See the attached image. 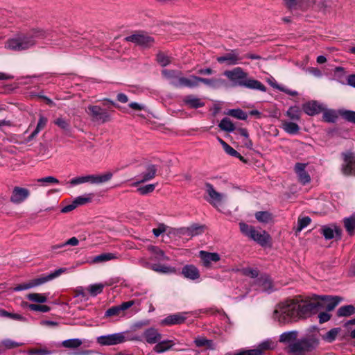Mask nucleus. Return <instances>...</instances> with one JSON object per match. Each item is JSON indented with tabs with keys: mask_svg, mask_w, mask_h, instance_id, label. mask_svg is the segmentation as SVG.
<instances>
[{
	"mask_svg": "<svg viewBox=\"0 0 355 355\" xmlns=\"http://www.w3.org/2000/svg\"><path fill=\"white\" fill-rule=\"evenodd\" d=\"M317 298L322 301L315 302L297 299L287 300L277 306L273 318L279 324H285L307 318L317 313L320 309L325 308L328 311H332L341 300L338 296L322 295L318 296Z\"/></svg>",
	"mask_w": 355,
	"mask_h": 355,
	"instance_id": "1",
	"label": "nucleus"
},
{
	"mask_svg": "<svg viewBox=\"0 0 355 355\" xmlns=\"http://www.w3.org/2000/svg\"><path fill=\"white\" fill-rule=\"evenodd\" d=\"M46 36V32L42 29H32L26 33H20L9 39L6 43V47L16 51L27 50L34 46L38 40L44 39Z\"/></svg>",
	"mask_w": 355,
	"mask_h": 355,
	"instance_id": "2",
	"label": "nucleus"
},
{
	"mask_svg": "<svg viewBox=\"0 0 355 355\" xmlns=\"http://www.w3.org/2000/svg\"><path fill=\"white\" fill-rule=\"evenodd\" d=\"M200 83H202L206 86L216 89L225 85L226 82L223 78H206L195 75H191L189 77H184L180 75L179 80L177 82V83H174V87L176 88H196L200 85Z\"/></svg>",
	"mask_w": 355,
	"mask_h": 355,
	"instance_id": "3",
	"label": "nucleus"
},
{
	"mask_svg": "<svg viewBox=\"0 0 355 355\" xmlns=\"http://www.w3.org/2000/svg\"><path fill=\"white\" fill-rule=\"evenodd\" d=\"M318 345V339L313 336H310L291 344L289 345V352L294 355H305L306 353L314 350Z\"/></svg>",
	"mask_w": 355,
	"mask_h": 355,
	"instance_id": "4",
	"label": "nucleus"
},
{
	"mask_svg": "<svg viewBox=\"0 0 355 355\" xmlns=\"http://www.w3.org/2000/svg\"><path fill=\"white\" fill-rule=\"evenodd\" d=\"M113 176V173L110 171H107L104 174L101 175H87L85 176H78L72 178L69 183L72 186L90 183L92 184H101L110 181Z\"/></svg>",
	"mask_w": 355,
	"mask_h": 355,
	"instance_id": "5",
	"label": "nucleus"
},
{
	"mask_svg": "<svg viewBox=\"0 0 355 355\" xmlns=\"http://www.w3.org/2000/svg\"><path fill=\"white\" fill-rule=\"evenodd\" d=\"M86 112L90 116L93 121L104 123L111 121V116L108 112L98 105H89Z\"/></svg>",
	"mask_w": 355,
	"mask_h": 355,
	"instance_id": "6",
	"label": "nucleus"
},
{
	"mask_svg": "<svg viewBox=\"0 0 355 355\" xmlns=\"http://www.w3.org/2000/svg\"><path fill=\"white\" fill-rule=\"evenodd\" d=\"M224 75L232 83L233 86L241 87L243 86L245 78L248 77V73L241 67L225 71Z\"/></svg>",
	"mask_w": 355,
	"mask_h": 355,
	"instance_id": "7",
	"label": "nucleus"
},
{
	"mask_svg": "<svg viewBox=\"0 0 355 355\" xmlns=\"http://www.w3.org/2000/svg\"><path fill=\"white\" fill-rule=\"evenodd\" d=\"M205 191L208 198H205L207 202L215 207H218L221 204L225 196L224 194L216 191L213 185L210 183H205Z\"/></svg>",
	"mask_w": 355,
	"mask_h": 355,
	"instance_id": "8",
	"label": "nucleus"
},
{
	"mask_svg": "<svg viewBox=\"0 0 355 355\" xmlns=\"http://www.w3.org/2000/svg\"><path fill=\"white\" fill-rule=\"evenodd\" d=\"M125 341L123 333H116L97 338V343L101 345H115Z\"/></svg>",
	"mask_w": 355,
	"mask_h": 355,
	"instance_id": "9",
	"label": "nucleus"
},
{
	"mask_svg": "<svg viewBox=\"0 0 355 355\" xmlns=\"http://www.w3.org/2000/svg\"><path fill=\"white\" fill-rule=\"evenodd\" d=\"M66 270H67V268H60L58 270H55L54 272L50 273L48 275H46V276L42 275L37 278L30 280L29 282L31 284V288H34V287L39 286L42 284L46 283L49 281L53 279L55 277H58L62 273L64 272Z\"/></svg>",
	"mask_w": 355,
	"mask_h": 355,
	"instance_id": "10",
	"label": "nucleus"
},
{
	"mask_svg": "<svg viewBox=\"0 0 355 355\" xmlns=\"http://www.w3.org/2000/svg\"><path fill=\"white\" fill-rule=\"evenodd\" d=\"M126 40L134 42L143 47H149L154 44V39L144 34H135L126 37Z\"/></svg>",
	"mask_w": 355,
	"mask_h": 355,
	"instance_id": "11",
	"label": "nucleus"
},
{
	"mask_svg": "<svg viewBox=\"0 0 355 355\" xmlns=\"http://www.w3.org/2000/svg\"><path fill=\"white\" fill-rule=\"evenodd\" d=\"M273 348L274 343L268 340L261 343L257 348L242 352L237 355H263L265 352Z\"/></svg>",
	"mask_w": 355,
	"mask_h": 355,
	"instance_id": "12",
	"label": "nucleus"
},
{
	"mask_svg": "<svg viewBox=\"0 0 355 355\" xmlns=\"http://www.w3.org/2000/svg\"><path fill=\"white\" fill-rule=\"evenodd\" d=\"M30 196V191L28 189L15 187L12 189L10 200L14 204H20Z\"/></svg>",
	"mask_w": 355,
	"mask_h": 355,
	"instance_id": "13",
	"label": "nucleus"
},
{
	"mask_svg": "<svg viewBox=\"0 0 355 355\" xmlns=\"http://www.w3.org/2000/svg\"><path fill=\"white\" fill-rule=\"evenodd\" d=\"M321 234H322L327 240H330L334 238L340 239L342 236V230L336 225H332L331 226H323L321 228Z\"/></svg>",
	"mask_w": 355,
	"mask_h": 355,
	"instance_id": "14",
	"label": "nucleus"
},
{
	"mask_svg": "<svg viewBox=\"0 0 355 355\" xmlns=\"http://www.w3.org/2000/svg\"><path fill=\"white\" fill-rule=\"evenodd\" d=\"M199 257L203 266L210 268L212 263H216L220 259V255L216 252H209L201 250L199 252Z\"/></svg>",
	"mask_w": 355,
	"mask_h": 355,
	"instance_id": "15",
	"label": "nucleus"
},
{
	"mask_svg": "<svg viewBox=\"0 0 355 355\" xmlns=\"http://www.w3.org/2000/svg\"><path fill=\"white\" fill-rule=\"evenodd\" d=\"M143 336L148 344H156L162 338V335L153 327L146 329L143 333Z\"/></svg>",
	"mask_w": 355,
	"mask_h": 355,
	"instance_id": "16",
	"label": "nucleus"
},
{
	"mask_svg": "<svg viewBox=\"0 0 355 355\" xmlns=\"http://www.w3.org/2000/svg\"><path fill=\"white\" fill-rule=\"evenodd\" d=\"M306 164L296 163L295 165V171L298 176L299 181L302 184H306L311 181V178L309 173L305 171Z\"/></svg>",
	"mask_w": 355,
	"mask_h": 355,
	"instance_id": "17",
	"label": "nucleus"
},
{
	"mask_svg": "<svg viewBox=\"0 0 355 355\" xmlns=\"http://www.w3.org/2000/svg\"><path fill=\"white\" fill-rule=\"evenodd\" d=\"M303 111L309 116H314L322 111V105L315 101H309L302 105Z\"/></svg>",
	"mask_w": 355,
	"mask_h": 355,
	"instance_id": "18",
	"label": "nucleus"
},
{
	"mask_svg": "<svg viewBox=\"0 0 355 355\" xmlns=\"http://www.w3.org/2000/svg\"><path fill=\"white\" fill-rule=\"evenodd\" d=\"M157 166L154 164H149L146 166L145 171H144L142 173H141L139 177L141 178V179L135 183V185H137L140 183H143L147 181H149L152 179H153L157 173Z\"/></svg>",
	"mask_w": 355,
	"mask_h": 355,
	"instance_id": "19",
	"label": "nucleus"
},
{
	"mask_svg": "<svg viewBox=\"0 0 355 355\" xmlns=\"http://www.w3.org/2000/svg\"><path fill=\"white\" fill-rule=\"evenodd\" d=\"M341 170L346 175L355 173V157L352 154L345 155Z\"/></svg>",
	"mask_w": 355,
	"mask_h": 355,
	"instance_id": "20",
	"label": "nucleus"
},
{
	"mask_svg": "<svg viewBox=\"0 0 355 355\" xmlns=\"http://www.w3.org/2000/svg\"><path fill=\"white\" fill-rule=\"evenodd\" d=\"M216 60L219 63L226 62L227 65H235L239 62L241 58L239 56V54L236 53V51H232L231 53L218 57Z\"/></svg>",
	"mask_w": 355,
	"mask_h": 355,
	"instance_id": "21",
	"label": "nucleus"
},
{
	"mask_svg": "<svg viewBox=\"0 0 355 355\" xmlns=\"http://www.w3.org/2000/svg\"><path fill=\"white\" fill-rule=\"evenodd\" d=\"M182 274L185 278L191 280L198 279L200 276V271L198 268L192 264L184 266L182 268Z\"/></svg>",
	"mask_w": 355,
	"mask_h": 355,
	"instance_id": "22",
	"label": "nucleus"
},
{
	"mask_svg": "<svg viewBox=\"0 0 355 355\" xmlns=\"http://www.w3.org/2000/svg\"><path fill=\"white\" fill-rule=\"evenodd\" d=\"M250 239L256 241L261 246H265L270 240V235L266 231L259 232L254 230V232L252 233L249 237Z\"/></svg>",
	"mask_w": 355,
	"mask_h": 355,
	"instance_id": "23",
	"label": "nucleus"
},
{
	"mask_svg": "<svg viewBox=\"0 0 355 355\" xmlns=\"http://www.w3.org/2000/svg\"><path fill=\"white\" fill-rule=\"evenodd\" d=\"M175 342L173 340H159L153 347V351L157 354H162L173 348Z\"/></svg>",
	"mask_w": 355,
	"mask_h": 355,
	"instance_id": "24",
	"label": "nucleus"
},
{
	"mask_svg": "<svg viewBox=\"0 0 355 355\" xmlns=\"http://www.w3.org/2000/svg\"><path fill=\"white\" fill-rule=\"evenodd\" d=\"M183 103L189 108L197 109L205 106V103L199 98L190 94L184 96L183 98Z\"/></svg>",
	"mask_w": 355,
	"mask_h": 355,
	"instance_id": "25",
	"label": "nucleus"
},
{
	"mask_svg": "<svg viewBox=\"0 0 355 355\" xmlns=\"http://www.w3.org/2000/svg\"><path fill=\"white\" fill-rule=\"evenodd\" d=\"M257 284L263 291L271 292L273 290V284L270 277L268 275H263L257 279Z\"/></svg>",
	"mask_w": 355,
	"mask_h": 355,
	"instance_id": "26",
	"label": "nucleus"
},
{
	"mask_svg": "<svg viewBox=\"0 0 355 355\" xmlns=\"http://www.w3.org/2000/svg\"><path fill=\"white\" fill-rule=\"evenodd\" d=\"M162 73L164 78L168 80L169 83L173 87L174 83H177V82L179 80L180 75H182L181 71L168 69L162 70Z\"/></svg>",
	"mask_w": 355,
	"mask_h": 355,
	"instance_id": "27",
	"label": "nucleus"
},
{
	"mask_svg": "<svg viewBox=\"0 0 355 355\" xmlns=\"http://www.w3.org/2000/svg\"><path fill=\"white\" fill-rule=\"evenodd\" d=\"M47 118L43 115H40L39 120L35 130L27 137L26 142L32 141L37 134L46 126L47 123Z\"/></svg>",
	"mask_w": 355,
	"mask_h": 355,
	"instance_id": "28",
	"label": "nucleus"
},
{
	"mask_svg": "<svg viewBox=\"0 0 355 355\" xmlns=\"http://www.w3.org/2000/svg\"><path fill=\"white\" fill-rule=\"evenodd\" d=\"M242 87H245L252 89H257L262 92L266 91V86L263 85L260 81L254 79H250L248 78V77L245 78L244 83Z\"/></svg>",
	"mask_w": 355,
	"mask_h": 355,
	"instance_id": "29",
	"label": "nucleus"
},
{
	"mask_svg": "<svg viewBox=\"0 0 355 355\" xmlns=\"http://www.w3.org/2000/svg\"><path fill=\"white\" fill-rule=\"evenodd\" d=\"M148 250L153 254V257L152 258L155 261H168L169 258L165 254L164 252L159 248L153 245H150L148 248Z\"/></svg>",
	"mask_w": 355,
	"mask_h": 355,
	"instance_id": "30",
	"label": "nucleus"
},
{
	"mask_svg": "<svg viewBox=\"0 0 355 355\" xmlns=\"http://www.w3.org/2000/svg\"><path fill=\"white\" fill-rule=\"evenodd\" d=\"M186 318L181 314H173L166 317L163 321L162 324L166 325L179 324L184 322Z\"/></svg>",
	"mask_w": 355,
	"mask_h": 355,
	"instance_id": "31",
	"label": "nucleus"
},
{
	"mask_svg": "<svg viewBox=\"0 0 355 355\" xmlns=\"http://www.w3.org/2000/svg\"><path fill=\"white\" fill-rule=\"evenodd\" d=\"M344 227L349 236L355 234V214L343 219Z\"/></svg>",
	"mask_w": 355,
	"mask_h": 355,
	"instance_id": "32",
	"label": "nucleus"
},
{
	"mask_svg": "<svg viewBox=\"0 0 355 355\" xmlns=\"http://www.w3.org/2000/svg\"><path fill=\"white\" fill-rule=\"evenodd\" d=\"M282 128L290 135H296L300 130V126L297 123L287 121H282Z\"/></svg>",
	"mask_w": 355,
	"mask_h": 355,
	"instance_id": "33",
	"label": "nucleus"
},
{
	"mask_svg": "<svg viewBox=\"0 0 355 355\" xmlns=\"http://www.w3.org/2000/svg\"><path fill=\"white\" fill-rule=\"evenodd\" d=\"M150 269L155 272L163 274H171L176 272V269L174 267L161 264H152Z\"/></svg>",
	"mask_w": 355,
	"mask_h": 355,
	"instance_id": "34",
	"label": "nucleus"
},
{
	"mask_svg": "<svg viewBox=\"0 0 355 355\" xmlns=\"http://www.w3.org/2000/svg\"><path fill=\"white\" fill-rule=\"evenodd\" d=\"M338 112L339 116H341L343 119L347 122L355 124V111L345 109H339L338 110Z\"/></svg>",
	"mask_w": 355,
	"mask_h": 355,
	"instance_id": "35",
	"label": "nucleus"
},
{
	"mask_svg": "<svg viewBox=\"0 0 355 355\" xmlns=\"http://www.w3.org/2000/svg\"><path fill=\"white\" fill-rule=\"evenodd\" d=\"M218 127L220 130L227 132H232L236 130L234 124L227 117H225L220 121Z\"/></svg>",
	"mask_w": 355,
	"mask_h": 355,
	"instance_id": "36",
	"label": "nucleus"
},
{
	"mask_svg": "<svg viewBox=\"0 0 355 355\" xmlns=\"http://www.w3.org/2000/svg\"><path fill=\"white\" fill-rule=\"evenodd\" d=\"M205 226L197 223L192 224L188 227V236L193 237L202 234L205 231Z\"/></svg>",
	"mask_w": 355,
	"mask_h": 355,
	"instance_id": "37",
	"label": "nucleus"
},
{
	"mask_svg": "<svg viewBox=\"0 0 355 355\" xmlns=\"http://www.w3.org/2000/svg\"><path fill=\"white\" fill-rule=\"evenodd\" d=\"M83 344L82 340L79 338H71L62 342L60 345L67 349H76Z\"/></svg>",
	"mask_w": 355,
	"mask_h": 355,
	"instance_id": "38",
	"label": "nucleus"
},
{
	"mask_svg": "<svg viewBox=\"0 0 355 355\" xmlns=\"http://www.w3.org/2000/svg\"><path fill=\"white\" fill-rule=\"evenodd\" d=\"M338 116L339 114L338 111L328 110L324 112L322 118L325 122L335 123L337 121Z\"/></svg>",
	"mask_w": 355,
	"mask_h": 355,
	"instance_id": "39",
	"label": "nucleus"
},
{
	"mask_svg": "<svg viewBox=\"0 0 355 355\" xmlns=\"http://www.w3.org/2000/svg\"><path fill=\"white\" fill-rule=\"evenodd\" d=\"M355 313V307L353 305H345L340 307L337 311L339 317L349 316Z\"/></svg>",
	"mask_w": 355,
	"mask_h": 355,
	"instance_id": "40",
	"label": "nucleus"
},
{
	"mask_svg": "<svg viewBox=\"0 0 355 355\" xmlns=\"http://www.w3.org/2000/svg\"><path fill=\"white\" fill-rule=\"evenodd\" d=\"M26 298L31 302L37 303H44L47 301V297L45 294L36 293L28 294Z\"/></svg>",
	"mask_w": 355,
	"mask_h": 355,
	"instance_id": "41",
	"label": "nucleus"
},
{
	"mask_svg": "<svg viewBox=\"0 0 355 355\" xmlns=\"http://www.w3.org/2000/svg\"><path fill=\"white\" fill-rule=\"evenodd\" d=\"M117 257L116 254L114 253H103L98 256H96L94 259L93 262L94 263H99V262H105L110 260L115 259Z\"/></svg>",
	"mask_w": 355,
	"mask_h": 355,
	"instance_id": "42",
	"label": "nucleus"
},
{
	"mask_svg": "<svg viewBox=\"0 0 355 355\" xmlns=\"http://www.w3.org/2000/svg\"><path fill=\"white\" fill-rule=\"evenodd\" d=\"M297 336V332L296 331L284 332L281 334L279 341L282 343H289L296 340Z\"/></svg>",
	"mask_w": 355,
	"mask_h": 355,
	"instance_id": "43",
	"label": "nucleus"
},
{
	"mask_svg": "<svg viewBox=\"0 0 355 355\" xmlns=\"http://www.w3.org/2000/svg\"><path fill=\"white\" fill-rule=\"evenodd\" d=\"M286 116L290 118V119L293 121H300V108L297 106H293L289 107V109L286 112Z\"/></svg>",
	"mask_w": 355,
	"mask_h": 355,
	"instance_id": "44",
	"label": "nucleus"
},
{
	"mask_svg": "<svg viewBox=\"0 0 355 355\" xmlns=\"http://www.w3.org/2000/svg\"><path fill=\"white\" fill-rule=\"evenodd\" d=\"M54 123L66 132H70V121L62 117H58L54 121Z\"/></svg>",
	"mask_w": 355,
	"mask_h": 355,
	"instance_id": "45",
	"label": "nucleus"
},
{
	"mask_svg": "<svg viewBox=\"0 0 355 355\" xmlns=\"http://www.w3.org/2000/svg\"><path fill=\"white\" fill-rule=\"evenodd\" d=\"M227 114L240 120H246L248 118L247 113L241 109H231Z\"/></svg>",
	"mask_w": 355,
	"mask_h": 355,
	"instance_id": "46",
	"label": "nucleus"
},
{
	"mask_svg": "<svg viewBox=\"0 0 355 355\" xmlns=\"http://www.w3.org/2000/svg\"><path fill=\"white\" fill-rule=\"evenodd\" d=\"M311 218L309 216L299 218L297 220V226L295 229V234L300 232L304 228L307 227L311 223Z\"/></svg>",
	"mask_w": 355,
	"mask_h": 355,
	"instance_id": "47",
	"label": "nucleus"
},
{
	"mask_svg": "<svg viewBox=\"0 0 355 355\" xmlns=\"http://www.w3.org/2000/svg\"><path fill=\"white\" fill-rule=\"evenodd\" d=\"M256 219L261 223H268L272 217L271 214L268 211H257L255 213Z\"/></svg>",
	"mask_w": 355,
	"mask_h": 355,
	"instance_id": "48",
	"label": "nucleus"
},
{
	"mask_svg": "<svg viewBox=\"0 0 355 355\" xmlns=\"http://www.w3.org/2000/svg\"><path fill=\"white\" fill-rule=\"evenodd\" d=\"M339 330L340 329L338 328H334L331 329L322 336L323 340L329 343L333 342L334 340H336L339 332Z\"/></svg>",
	"mask_w": 355,
	"mask_h": 355,
	"instance_id": "49",
	"label": "nucleus"
},
{
	"mask_svg": "<svg viewBox=\"0 0 355 355\" xmlns=\"http://www.w3.org/2000/svg\"><path fill=\"white\" fill-rule=\"evenodd\" d=\"M1 345L7 349H14L24 345L23 343L13 341L10 339H4L1 341Z\"/></svg>",
	"mask_w": 355,
	"mask_h": 355,
	"instance_id": "50",
	"label": "nucleus"
},
{
	"mask_svg": "<svg viewBox=\"0 0 355 355\" xmlns=\"http://www.w3.org/2000/svg\"><path fill=\"white\" fill-rule=\"evenodd\" d=\"M239 227L241 233L248 238L250 234L254 232V230L255 229L253 226L249 225L245 223H240Z\"/></svg>",
	"mask_w": 355,
	"mask_h": 355,
	"instance_id": "51",
	"label": "nucleus"
},
{
	"mask_svg": "<svg viewBox=\"0 0 355 355\" xmlns=\"http://www.w3.org/2000/svg\"><path fill=\"white\" fill-rule=\"evenodd\" d=\"M194 343H195L196 345L198 347L206 346V347L210 348L212 346V340H208L204 337L196 338L194 340Z\"/></svg>",
	"mask_w": 355,
	"mask_h": 355,
	"instance_id": "52",
	"label": "nucleus"
},
{
	"mask_svg": "<svg viewBox=\"0 0 355 355\" xmlns=\"http://www.w3.org/2000/svg\"><path fill=\"white\" fill-rule=\"evenodd\" d=\"M28 308L31 311H39L42 313H47L51 310V308L47 305L30 304Z\"/></svg>",
	"mask_w": 355,
	"mask_h": 355,
	"instance_id": "53",
	"label": "nucleus"
},
{
	"mask_svg": "<svg viewBox=\"0 0 355 355\" xmlns=\"http://www.w3.org/2000/svg\"><path fill=\"white\" fill-rule=\"evenodd\" d=\"M37 182L42 184V186H46L49 184H58L59 180L53 176H47L42 178H39L37 180Z\"/></svg>",
	"mask_w": 355,
	"mask_h": 355,
	"instance_id": "54",
	"label": "nucleus"
},
{
	"mask_svg": "<svg viewBox=\"0 0 355 355\" xmlns=\"http://www.w3.org/2000/svg\"><path fill=\"white\" fill-rule=\"evenodd\" d=\"M103 284H95L89 286V291L91 295L96 296L103 292Z\"/></svg>",
	"mask_w": 355,
	"mask_h": 355,
	"instance_id": "55",
	"label": "nucleus"
},
{
	"mask_svg": "<svg viewBox=\"0 0 355 355\" xmlns=\"http://www.w3.org/2000/svg\"><path fill=\"white\" fill-rule=\"evenodd\" d=\"M155 189V184H149L143 187H140L137 189V191L141 195H146L148 193H152Z\"/></svg>",
	"mask_w": 355,
	"mask_h": 355,
	"instance_id": "56",
	"label": "nucleus"
},
{
	"mask_svg": "<svg viewBox=\"0 0 355 355\" xmlns=\"http://www.w3.org/2000/svg\"><path fill=\"white\" fill-rule=\"evenodd\" d=\"M92 194H89L87 196H78L75 198L74 202L78 206L83 205L92 201Z\"/></svg>",
	"mask_w": 355,
	"mask_h": 355,
	"instance_id": "57",
	"label": "nucleus"
},
{
	"mask_svg": "<svg viewBox=\"0 0 355 355\" xmlns=\"http://www.w3.org/2000/svg\"><path fill=\"white\" fill-rule=\"evenodd\" d=\"M157 61L162 67H166L171 62L169 58L162 53L157 54Z\"/></svg>",
	"mask_w": 355,
	"mask_h": 355,
	"instance_id": "58",
	"label": "nucleus"
},
{
	"mask_svg": "<svg viewBox=\"0 0 355 355\" xmlns=\"http://www.w3.org/2000/svg\"><path fill=\"white\" fill-rule=\"evenodd\" d=\"M121 312L119 306H114L106 311L105 315L106 317L119 315Z\"/></svg>",
	"mask_w": 355,
	"mask_h": 355,
	"instance_id": "59",
	"label": "nucleus"
},
{
	"mask_svg": "<svg viewBox=\"0 0 355 355\" xmlns=\"http://www.w3.org/2000/svg\"><path fill=\"white\" fill-rule=\"evenodd\" d=\"M272 87L292 96H295L298 94V93L296 91H291L288 89H285L284 87H280L278 85H272Z\"/></svg>",
	"mask_w": 355,
	"mask_h": 355,
	"instance_id": "60",
	"label": "nucleus"
},
{
	"mask_svg": "<svg viewBox=\"0 0 355 355\" xmlns=\"http://www.w3.org/2000/svg\"><path fill=\"white\" fill-rule=\"evenodd\" d=\"M319 322L320 324L327 322L331 318V315L327 312H321L318 315Z\"/></svg>",
	"mask_w": 355,
	"mask_h": 355,
	"instance_id": "61",
	"label": "nucleus"
},
{
	"mask_svg": "<svg viewBox=\"0 0 355 355\" xmlns=\"http://www.w3.org/2000/svg\"><path fill=\"white\" fill-rule=\"evenodd\" d=\"M214 73V71L209 67L202 68L197 71V73L199 75L209 76V75L213 74Z\"/></svg>",
	"mask_w": 355,
	"mask_h": 355,
	"instance_id": "62",
	"label": "nucleus"
},
{
	"mask_svg": "<svg viewBox=\"0 0 355 355\" xmlns=\"http://www.w3.org/2000/svg\"><path fill=\"white\" fill-rule=\"evenodd\" d=\"M173 234L177 236H188V227L175 229L174 230Z\"/></svg>",
	"mask_w": 355,
	"mask_h": 355,
	"instance_id": "63",
	"label": "nucleus"
},
{
	"mask_svg": "<svg viewBox=\"0 0 355 355\" xmlns=\"http://www.w3.org/2000/svg\"><path fill=\"white\" fill-rule=\"evenodd\" d=\"M166 231V226L164 224H160L157 228L153 230V234L158 237L161 234Z\"/></svg>",
	"mask_w": 355,
	"mask_h": 355,
	"instance_id": "64",
	"label": "nucleus"
}]
</instances>
